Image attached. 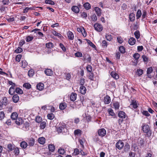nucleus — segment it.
<instances>
[{
    "label": "nucleus",
    "instance_id": "obj_1",
    "mask_svg": "<svg viewBox=\"0 0 157 157\" xmlns=\"http://www.w3.org/2000/svg\"><path fill=\"white\" fill-rule=\"evenodd\" d=\"M142 130L144 132L146 133L147 136L148 138L151 137L152 134V131L148 125H144L142 126Z\"/></svg>",
    "mask_w": 157,
    "mask_h": 157
},
{
    "label": "nucleus",
    "instance_id": "obj_2",
    "mask_svg": "<svg viewBox=\"0 0 157 157\" xmlns=\"http://www.w3.org/2000/svg\"><path fill=\"white\" fill-rule=\"evenodd\" d=\"M124 146V143L121 140H119L116 144V147L119 150L122 149Z\"/></svg>",
    "mask_w": 157,
    "mask_h": 157
},
{
    "label": "nucleus",
    "instance_id": "obj_3",
    "mask_svg": "<svg viewBox=\"0 0 157 157\" xmlns=\"http://www.w3.org/2000/svg\"><path fill=\"white\" fill-rule=\"evenodd\" d=\"M94 27L95 30L101 32L103 29V27L102 25L98 23H96L94 25Z\"/></svg>",
    "mask_w": 157,
    "mask_h": 157
},
{
    "label": "nucleus",
    "instance_id": "obj_4",
    "mask_svg": "<svg viewBox=\"0 0 157 157\" xmlns=\"http://www.w3.org/2000/svg\"><path fill=\"white\" fill-rule=\"evenodd\" d=\"M83 105L82 101L81 100H78L74 103V106L77 109H79Z\"/></svg>",
    "mask_w": 157,
    "mask_h": 157
},
{
    "label": "nucleus",
    "instance_id": "obj_5",
    "mask_svg": "<svg viewBox=\"0 0 157 157\" xmlns=\"http://www.w3.org/2000/svg\"><path fill=\"white\" fill-rule=\"evenodd\" d=\"M98 135L101 137L104 136L106 134V131L104 128L99 129L98 131Z\"/></svg>",
    "mask_w": 157,
    "mask_h": 157
},
{
    "label": "nucleus",
    "instance_id": "obj_6",
    "mask_svg": "<svg viewBox=\"0 0 157 157\" xmlns=\"http://www.w3.org/2000/svg\"><path fill=\"white\" fill-rule=\"evenodd\" d=\"M132 102L130 105L131 107L134 109H136L138 107L136 101L135 100H132Z\"/></svg>",
    "mask_w": 157,
    "mask_h": 157
},
{
    "label": "nucleus",
    "instance_id": "obj_7",
    "mask_svg": "<svg viewBox=\"0 0 157 157\" xmlns=\"http://www.w3.org/2000/svg\"><path fill=\"white\" fill-rule=\"evenodd\" d=\"M104 102L105 104H109L111 102V99L110 97L107 95L104 98Z\"/></svg>",
    "mask_w": 157,
    "mask_h": 157
},
{
    "label": "nucleus",
    "instance_id": "obj_8",
    "mask_svg": "<svg viewBox=\"0 0 157 157\" xmlns=\"http://www.w3.org/2000/svg\"><path fill=\"white\" fill-rule=\"evenodd\" d=\"M86 89L85 87L83 86H82L80 88V93L82 94H85L86 92Z\"/></svg>",
    "mask_w": 157,
    "mask_h": 157
},
{
    "label": "nucleus",
    "instance_id": "obj_9",
    "mask_svg": "<svg viewBox=\"0 0 157 157\" xmlns=\"http://www.w3.org/2000/svg\"><path fill=\"white\" fill-rule=\"evenodd\" d=\"M130 150V146L128 143L125 144L124 147V151L125 152H128Z\"/></svg>",
    "mask_w": 157,
    "mask_h": 157
},
{
    "label": "nucleus",
    "instance_id": "obj_10",
    "mask_svg": "<svg viewBox=\"0 0 157 157\" xmlns=\"http://www.w3.org/2000/svg\"><path fill=\"white\" fill-rule=\"evenodd\" d=\"M96 14L98 16H100L101 15V10L98 7H95L94 8Z\"/></svg>",
    "mask_w": 157,
    "mask_h": 157
},
{
    "label": "nucleus",
    "instance_id": "obj_11",
    "mask_svg": "<svg viewBox=\"0 0 157 157\" xmlns=\"http://www.w3.org/2000/svg\"><path fill=\"white\" fill-rule=\"evenodd\" d=\"M136 42V39L133 37H131L128 41L129 44L131 45H134Z\"/></svg>",
    "mask_w": 157,
    "mask_h": 157
},
{
    "label": "nucleus",
    "instance_id": "obj_12",
    "mask_svg": "<svg viewBox=\"0 0 157 157\" xmlns=\"http://www.w3.org/2000/svg\"><path fill=\"white\" fill-rule=\"evenodd\" d=\"M72 11L75 13H78L79 12V8L76 6H73L71 8Z\"/></svg>",
    "mask_w": 157,
    "mask_h": 157
},
{
    "label": "nucleus",
    "instance_id": "obj_13",
    "mask_svg": "<svg viewBox=\"0 0 157 157\" xmlns=\"http://www.w3.org/2000/svg\"><path fill=\"white\" fill-rule=\"evenodd\" d=\"M76 94L74 93H72L71 95L70 99L71 101H74L76 99Z\"/></svg>",
    "mask_w": 157,
    "mask_h": 157
},
{
    "label": "nucleus",
    "instance_id": "obj_14",
    "mask_svg": "<svg viewBox=\"0 0 157 157\" xmlns=\"http://www.w3.org/2000/svg\"><path fill=\"white\" fill-rule=\"evenodd\" d=\"M45 73L48 76H51L52 74V71L50 69H47L44 71Z\"/></svg>",
    "mask_w": 157,
    "mask_h": 157
},
{
    "label": "nucleus",
    "instance_id": "obj_15",
    "mask_svg": "<svg viewBox=\"0 0 157 157\" xmlns=\"http://www.w3.org/2000/svg\"><path fill=\"white\" fill-rule=\"evenodd\" d=\"M28 143L30 146H33L35 144V140L34 139L30 138L28 140Z\"/></svg>",
    "mask_w": 157,
    "mask_h": 157
},
{
    "label": "nucleus",
    "instance_id": "obj_16",
    "mask_svg": "<svg viewBox=\"0 0 157 157\" xmlns=\"http://www.w3.org/2000/svg\"><path fill=\"white\" fill-rule=\"evenodd\" d=\"M12 99L14 103H17L19 100V97L17 94H15L13 96Z\"/></svg>",
    "mask_w": 157,
    "mask_h": 157
},
{
    "label": "nucleus",
    "instance_id": "obj_17",
    "mask_svg": "<svg viewBox=\"0 0 157 157\" xmlns=\"http://www.w3.org/2000/svg\"><path fill=\"white\" fill-rule=\"evenodd\" d=\"M111 75L112 77L116 79H117L119 78L118 75L114 72L112 71L111 72Z\"/></svg>",
    "mask_w": 157,
    "mask_h": 157
},
{
    "label": "nucleus",
    "instance_id": "obj_18",
    "mask_svg": "<svg viewBox=\"0 0 157 157\" xmlns=\"http://www.w3.org/2000/svg\"><path fill=\"white\" fill-rule=\"evenodd\" d=\"M118 117L122 118H124L125 117V113L123 111H120L118 113Z\"/></svg>",
    "mask_w": 157,
    "mask_h": 157
},
{
    "label": "nucleus",
    "instance_id": "obj_19",
    "mask_svg": "<svg viewBox=\"0 0 157 157\" xmlns=\"http://www.w3.org/2000/svg\"><path fill=\"white\" fill-rule=\"evenodd\" d=\"M23 121L21 118H19L18 119H17L15 121L16 124L19 125L23 124Z\"/></svg>",
    "mask_w": 157,
    "mask_h": 157
},
{
    "label": "nucleus",
    "instance_id": "obj_20",
    "mask_svg": "<svg viewBox=\"0 0 157 157\" xmlns=\"http://www.w3.org/2000/svg\"><path fill=\"white\" fill-rule=\"evenodd\" d=\"M68 37L69 39L73 40L74 38V36L73 33L71 31H68L67 34Z\"/></svg>",
    "mask_w": 157,
    "mask_h": 157
},
{
    "label": "nucleus",
    "instance_id": "obj_21",
    "mask_svg": "<svg viewBox=\"0 0 157 157\" xmlns=\"http://www.w3.org/2000/svg\"><path fill=\"white\" fill-rule=\"evenodd\" d=\"M18 116L17 113L16 112L12 113L11 116V119L13 120L16 119Z\"/></svg>",
    "mask_w": 157,
    "mask_h": 157
},
{
    "label": "nucleus",
    "instance_id": "obj_22",
    "mask_svg": "<svg viewBox=\"0 0 157 157\" xmlns=\"http://www.w3.org/2000/svg\"><path fill=\"white\" fill-rule=\"evenodd\" d=\"M38 141L40 144H43L45 143V139L44 137H42L38 139Z\"/></svg>",
    "mask_w": 157,
    "mask_h": 157
},
{
    "label": "nucleus",
    "instance_id": "obj_23",
    "mask_svg": "<svg viewBox=\"0 0 157 157\" xmlns=\"http://www.w3.org/2000/svg\"><path fill=\"white\" fill-rule=\"evenodd\" d=\"M44 85L42 83H39L36 86V87L38 90H41L44 88Z\"/></svg>",
    "mask_w": 157,
    "mask_h": 157
},
{
    "label": "nucleus",
    "instance_id": "obj_24",
    "mask_svg": "<svg viewBox=\"0 0 157 157\" xmlns=\"http://www.w3.org/2000/svg\"><path fill=\"white\" fill-rule=\"evenodd\" d=\"M7 147L9 151H11L14 149L15 146L12 144H10L8 145Z\"/></svg>",
    "mask_w": 157,
    "mask_h": 157
},
{
    "label": "nucleus",
    "instance_id": "obj_25",
    "mask_svg": "<svg viewBox=\"0 0 157 157\" xmlns=\"http://www.w3.org/2000/svg\"><path fill=\"white\" fill-rule=\"evenodd\" d=\"M48 149L50 151L52 152L54 151L55 147L53 144H50L48 145Z\"/></svg>",
    "mask_w": 157,
    "mask_h": 157
},
{
    "label": "nucleus",
    "instance_id": "obj_26",
    "mask_svg": "<svg viewBox=\"0 0 157 157\" xmlns=\"http://www.w3.org/2000/svg\"><path fill=\"white\" fill-rule=\"evenodd\" d=\"M84 8L87 10L91 8L90 5L88 2H86L83 5Z\"/></svg>",
    "mask_w": 157,
    "mask_h": 157
},
{
    "label": "nucleus",
    "instance_id": "obj_27",
    "mask_svg": "<svg viewBox=\"0 0 157 157\" xmlns=\"http://www.w3.org/2000/svg\"><path fill=\"white\" fill-rule=\"evenodd\" d=\"M46 126V121H42L40 122V127L41 129H44Z\"/></svg>",
    "mask_w": 157,
    "mask_h": 157
},
{
    "label": "nucleus",
    "instance_id": "obj_28",
    "mask_svg": "<svg viewBox=\"0 0 157 157\" xmlns=\"http://www.w3.org/2000/svg\"><path fill=\"white\" fill-rule=\"evenodd\" d=\"M129 20L131 21H133L135 19V15L133 13H131L129 14Z\"/></svg>",
    "mask_w": 157,
    "mask_h": 157
},
{
    "label": "nucleus",
    "instance_id": "obj_29",
    "mask_svg": "<svg viewBox=\"0 0 157 157\" xmlns=\"http://www.w3.org/2000/svg\"><path fill=\"white\" fill-rule=\"evenodd\" d=\"M66 104L65 103H61L59 105V109L61 110L64 109L66 107Z\"/></svg>",
    "mask_w": 157,
    "mask_h": 157
},
{
    "label": "nucleus",
    "instance_id": "obj_30",
    "mask_svg": "<svg viewBox=\"0 0 157 157\" xmlns=\"http://www.w3.org/2000/svg\"><path fill=\"white\" fill-rule=\"evenodd\" d=\"M27 145L28 144L25 141H22L20 143L21 147L23 148H26L27 147Z\"/></svg>",
    "mask_w": 157,
    "mask_h": 157
},
{
    "label": "nucleus",
    "instance_id": "obj_31",
    "mask_svg": "<svg viewBox=\"0 0 157 157\" xmlns=\"http://www.w3.org/2000/svg\"><path fill=\"white\" fill-rule=\"evenodd\" d=\"M105 37L106 39L109 41H111L113 39L112 36L111 35L109 34H106L105 35Z\"/></svg>",
    "mask_w": 157,
    "mask_h": 157
},
{
    "label": "nucleus",
    "instance_id": "obj_32",
    "mask_svg": "<svg viewBox=\"0 0 157 157\" xmlns=\"http://www.w3.org/2000/svg\"><path fill=\"white\" fill-rule=\"evenodd\" d=\"M14 92V88L13 86H11L9 89V94L11 95H13Z\"/></svg>",
    "mask_w": 157,
    "mask_h": 157
},
{
    "label": "nucleus",
    "instance_id": "obj_33",
    "mask_svg": "<svg viewBox=\"0 0 157 157\" xmlns=\"http://www.w3.org/2000/svg\"><path fill=\"white\" fill-rule=\"evenodd\" d=\"M1 102H2L5 105V106H6L8 104L7 99L6 98H4L1 101Z\"/></svg>",
    "mask_w": 157,
    "mask_h": 157
},
{
    "label": "nucleus",
    "instance_id": "obj_34",
    "mask_svg": "<svg viewBox=\"0 0 157 157\" xmlns=\"http://www.w3.org/2000/svg\"><path fill=\"white\" fill-rule=\"evenodd\" d=\"M22 62V65L21 67L23 68H25L28 65V63L25 60H22L21 61Z\"/></svg>",
    "mask_w": 157,
    "mask_h": 157
},
{
    "label": "nucleus",
    "instance_id": "obj_35",
    "mask_svg": "<svg viewBox=\"0 0 157 157\" xmlns=\"http://www.w3.org/2000/svg\"><path fill=\"white\" fill-rule=\"evenodd\" d=\"M119 50L120 52L122 54L125 52V49L123 46H121L119 48Z\"/></svg>",
    "mask_w": 157,
    "mask_h": 157
},
{
    "label": "nucleus",
    "instance_id": "obj_36",
    "mask_svg": "<svg viewBox=\"0 0 157 157\" xmlns=\"http://www.w3.org/2000/svg\"><path fill=\"white\" fill-rule=\"evenodd\" d=\"M86 69L88 72H91L92 71L93 67L91 65H88L86 67Z\"/></svg>",
    "mask_w": 157,
    "mask_h": 157
},
{
    "label": "nucleus",
    "instance_id": "obj_37",
    "mask_svg": "<svg viewBox=\"0 0 157 157\" xmlns=\"http://www.w3.org/2000/svg\"><path fill=\"white\" fill-rule=\"evenodd\" d=\"M47 117L48 119L50 120H52L54 118L55 116L54 114L51 113L48 114L47 115Z\"/></svg>",
    "mask_w": 157,
    "mask_h": 157
},
{
    "label": "nucleus",
    "instance_id": "obj_38",
    "mask_svg": "<svg viewBox=\"0 0 157 157\" xmlns=\"http://www.w3.org/2000/svg\"><path fill=\"white\" fill-rule=\"evenodd\" d=\"M134 34L136 38V39H138L140 38V33L139 31L137 30L136 31H135L134 33Z\"/></svg>",
    "mask_w": 157,
    "mask_h": 157
},
{
    "label": "nucleus",
    "instance_id": "obj_39",
    "mask_svg": "<svg viewBox=\"0 0 157 157\" xmlns=\"http://www.w3.org/2000/svg\"><path fill=\"white\" fill-rule=\"evenodd\" d=\"M23 86L27 89H29L31 88V85L29 83H25L23 84Z\"/></svg>",
    "mask_w": 157,
    "mask_h": 157
},
{
    "label": "nucleus",
    "instance_id": "obj_40",
    "mask_svg": "<svg viewBox=\"0 0 157 157\" xmlns=\"http://www.w3.org/2000/svg\"><path fill=\"white\" fill-rule=\"evenodd\" d=\"M143 73V71L141 69H137V70L136 73L139 76H140L142 75Z\"/></svg>",
    "mask_w": 157,
    "mask_h": 157
},
{
    "label": "nucleus",
    "instance_id": "obj_41",
    "mask_svg": "<svg viewBox=\"0 0 157 157\" xmlns=\"http://www.w3.org/2000/svg\"><path fill=\"white\" fill-rule=\"evenodd\" d=\"M33 39V36H27L26 37V40L27 42H29L32 41Z\"/></svg>",
    "mask_w": 157,
    "mask_h": 157
},
{
    "label": "nucleus",
    "instance_id": "obj_42",
    "mask_svg": "<svg viewBox=\"0 0 157 157\" xmlns=\"http://www.w3.org/2000/svg\"><path fill=\"white\" fill-rule=\"evenodd\" d=\"M113 105L116 109H118L120 107V104L118 102H116L113 103Z\"/></svg>",
    "mask_w": 157,
    "mask_h": 157
},
{
    "label": "nucleus",
    "instance_id": "obj_43",
    "mask_svg": "<svg viewBox=\"0 0 157 157\" xmlns=\"http://www.w3.org/2000/svg\"><path fill=\"white\" fill-rule=\"evenodd\" d=\"M46 46L47 48H48L51 49V48H52L53 46V44L51 42H49L46 43Z\"/></svg>",
    "mask_w": 157,
    "mask_h": 157
},
{
    "label": "nucleus",
    "instance_id": "obj_44",
    "mask_svg": "<svg viewBox=\"0 0 157 157\" xmlns=\"http://www.w3.org/2000/svg\"><path fill=\"white\" fill-rule=\"evenodd\" d=\"M142 13L141 10H138L136 13V17L137 19H139L141 16Z\"/></svg>",
    "mask_w": 157,
    "mask_h": 157
},
{
    "label": "nucleus",
    "instance_id": "obj_45",
    "mask_svg": "<svg viewBox=\"0 0 157 157\" xmlns=\"http://www.w3.org/2000/svg\"><path fill=\"white\" fill-rule=\"evenodd\" d=\"M88 75V78L91 81H94V74L93 72H90Z\"/></svg>",
    "mask_w": 157,
    "mask_h": 157
},
{
    "label": "nucleus",
    "instance_id": "obj_46",
    "mask_svg": "<svg viewBox=\"0 0 157 157\" xmlns=\"http://www.w3.org/2000/svg\"><path fill=\"white\" fill-rule=\"evenodd\" d=\"M74 134L75 135H81V131L79 129H77L74 131Z\"/></svg>",
    "mask_w": 157,
    "mask_h": 157
},
{
    "label": "nucleus",
    "instance_id": "obj_47",
    "mask_svg": "<svg viewBox=\"0 0 157 157\" xmlns=\"http://www.w3.org/2000/svg\"><path fill=\"white\" fill-rule=\"evenodd\" d=\"M65 128V125H62V126H60L57 129V131L58 132H62L63 130V129Z\"/></svg>",
    "mask_w": 157,
    "mask_h": 157
},
{
    "label": "nucleus",
    "instance_id": "obj_48",
    "mask_svg": "<svg viewBox=\"0 0 157 157\" xmlns=\"http://www.w3.org/2000/svg\"><path fill=\"white\" fill-rule=\"evenodd\" d=\"M86 40L87 41V43L89 44L93 48H94L96 47V46L90 40H88V39H86Z\"/></svg>",
    "mask_w": 157,
    "mask_h": 157
},
{
    "label": "nucleus",
    "instance_id": "obj_49",
    "mask_svg": "<svg viewBox=\"0 0 157 157\" xmlns=\"http://www.w3.org/2000/svg\"><path fill=\"white\" fill-rule=\"evenodd\" d=\"M140 57V55L138 53H135L133 55V57L136 60H138Z\"/></svg>",
    "mask_w": 157,
    "mask_h": 157
},
{
    "label": "nucleus",
    "instance_id": "obj_50",
    "mask_svg": "<svg viewBox=\"0 0 157 157\" xmlns=\"http://www.w3.org/2000/svg\"><path fill=\"white\" fill-rule=\"evenodd\" d=\"M15 91L17 93L20 94H21L23 93V91L19 88L17 87L15 89Z\"/></svg>",
    "mask_w": 157,
    "mask_h": 157
},
{
    "label": "nucleus",
    "instance_id": "obj_51",
    "mask_svg": "<svg viewBox=\"0 0 157 157\" xmlns=\"http://www.w3.org/2000/svg\"><path fill=\"white\" fill-rule=\"evenodd\" d=\"M91 20L92 21H96L97 20V17L95 14H94L91 16Z\"/></svg>",
    "mask_w": 157,
    "mask_h": 157
},
{
    "label": "nucleus",
    "instance_id": "obj_52",
    "mask_svg": "<svg viewBox=\"0 0 157 157\" xmlns=\"http://www.w3.org/2000/svg\"><path fill=\"white\" fill-rule=\"evenodd\" d=\"M46 3L49 4L51 5H54L55 4L54 2L51 0H46L45 1Z\"/></svg>",
    "mask_w": 157,
    "mask_h": 157
},
{
    "label": "nucleus",
    "instance_id": "obj_53",
    "mask_svg": "<svg viewBox=\"0 0 157 157\" xmlns=\"http://www.w3.org/2000/svg\"><path fill=\"white\" fill-rule=\"evenodd\" d=\"M34 74V72L33 70H29L28 72V75L29 77H32Z\"/></svg>",
    "mask_w": 157,
    "mask_h": 157
},
{
    "label": "nucleus",
    "instance_id": "obj_54",
    "mask_svg": "<svg viewBox=\"0 0 157 157\" xmlns=\"http://www.w3.org/2000/svg\"><path fill=\"white\" fill-rule=\"evenodd\" d=\"M14 152L16 155H18L19 153V150L18 147H15L13 149Z\"/></svg>",
    "mask_w": 157,
    "mask_h": 157
},
{
    "label": "nucleus",
    "instance_id": "obj_55",
    "mask_svg": "<svg viewBox=\"0 0 157 157\" xmlns=\"http://www.w3.org/2000/svg\"><path fill=\"white\" fill-rule=\"evenodd\" d=\"M22 56L21 55H17L15 58L16 60L18 62H19L20 61L21 59V58Z\"/></svg>",
    "mask_w": 157,
    "mask_h": 157
},
{
    "label": "nucleus",
    "instance_id": "obj_56",
    "mask_svg": "<svg viewBox=\"0 0 157 157\" xmlns=\"http://www.w3.org/2000/svg\"><path fill=\"white\" fill-rule=\"evenodd\" d=\"M2 3L3 5H8L9 4L10 2L9 0H3Z\"/></svg>",
    "mask_w": 157,
    "mask_h": 157
},
{
    "label": "nucleus",
    "instance_id": "obj_57",
    "mask_svg": "<svg viewBox=\"0 0 157 157\" xmlns=\"http://www.w3.org/2000/svg\"><path fill=\"white\" fill-rule=\"evenodd\" d=\"M58 152L59 154L62 155L64 154L65 152L64 149L63 148H60L59 149Z\"/></svg>",
    "mask_w": 157,
    "mask_h": 157
},
{
    "label": "nucleus",
    "instance_id": "obj_58",
    "mask_svg": "<svg viewBox=\"0 0 157 157\" xmlns=\"http://www.w3.org/2000/svg\"><path fill=\"white\" fill-rule=\"evenodd\" d=\"M36 121L37 123H40L42 121V118L40 116H37L36 118Z\"/></svg>",
    "mask_w": 157,
    "mask_h": 157
},
{
    "label": "nucleus",
    "instance_id": "obj_59",
    "mask_svg": "<svg viewBox=\"0 0 157 157\" xmlns=\"http://www.w3.org/2000/svg\"><path fill=\"white\" fill-rule=\"evenodd\" d=\"M22 51L23 50L21 48L18 47L15 50V52L18 53H21Z\"/></svg>",
    "mask_w": 157,
    "mask_h": 157
},
{
    "label": "nucleus",
    "instance_id": "obj_60",
    "mask_svg": "<svg viewBox=\"0 0 157 157\" xmlns=\"http://www.w3.org/2000/svg\"><path fill=\"white\" fill-rule=\"evenodd\" d=\"M5 117V114L3 112H0V120H2Z\"/></svg>",
    "mask_w": 157,
    "mask_h": 157
},
{
    "label": "nucleus",
    "instance_id": "obj_61",
    "mask_svg": "<svg viewBox=\"0 0 157 157\" xmlns=\"http://www.w3.org/2000/svg\"><path fill=\"white\" fill-rule=\"evenodd\" d=\"M153 71V69L152 67H149L147 70V74H151Z\"/></svg>",
    "mask_w": 157,
    "mask_h": 157
},
{
    "label": "nucleus",
    "instance_id": "obj_62",
    "mask_svg": "<svg viewBox=\"0 0 157 157\" xmlns=\"http://www.w3.org/2000/svg\"><path fill=\"white\" fill-rule=\"evenodd\" d=\"M89 56V55L86 53L84 54L83 56V57L82 59L83 61L86 60V59H87V58Z\"/></svg>",
    "mask_w": 157,
    "mask_h": 157
},
{
    "label": "nucleus",
    "instance_id": "obj_63",
    "mask_svg": "<svg viewBox=\"0 0 157 157\" xmlns=\"http://www.w3.org/2000/svg\"><path fill=\"white\" fill-rule=\"evenodd\" d=\"M75 56L77 57H81L82 56V54L80 52H78L75 53Z\"/></svg>",
    "mask_w": 157,
    "mask_h": 157
},
{
    "label": "nucleus",
    "instance_id": "obj_64",
    "mask_svg": "<svg viewBox=\"0 0 157 157\" xmlns=\"http://www.w3.org/2000/svg\"><path fill=\"white\" fill-rule=\"evenodd\" d=\"M135 153L132 151H130L129 153L128 157H135Z\"/></svg>",
    "mask_w": 157,
    "mask_h": 157
}]
</instances>
